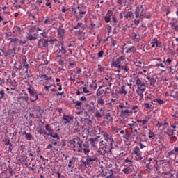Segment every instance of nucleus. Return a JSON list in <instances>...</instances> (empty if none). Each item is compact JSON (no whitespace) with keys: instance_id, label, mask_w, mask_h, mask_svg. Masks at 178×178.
Returning a JSON list of instances; mask_svg holds the SVG:
<instances>
[{"instance_id":"obj_11","label":"nucleus","mask_w":178,"mask_h":178,"mask_svg":"<svg viewBox=\"0 0 178 178\" xmlns=\"http://www.w3.org/2000/svg\"><path fill=\"white\" fill-rule=\"evenodd\" d=\"M152 163L154 164V168H155L156 169V170H158V167H156V165L158 163V161H156L154 158L147 159V163L146 164V166H147V169H151V167L152 166L151 165Z\"/></svg>"},{"instance_id":"obj_28","label":"nucleus","mask_w":178,"mask_h":178,"mask_svg":"<svg viewBox=\"0 0 178 178\" xmlns=\"http://www.w3.org/2000/svg\"><path fill=\"white\" fill-rule=\"evenodd\" d=\"M131 38L134 42H140V38H138V35L134 32L131 33Z\"/></svg>"},{"instance_id":"obj_24","label":"nucleus","mask_w":178,"mask_h":178,"mask_svg":"<svg viewBox=\"0 0 178 178\" xmlns=\"http://www.w3.org/2000/svg\"><path fill=\"white\" fill-rule=\"evenodd\" d=\"M93 97L90 95V94H87L85 95L82 97H80V101H81L82 102H88L89 99H91V98H92Z\"/></svg>"},{"instance_id":"obj_50","label":"nucleus","mask_w":178,"mask_h":178,"mask_svg":"<svg viewBox=\"0 0 178 178\" xmlns=\"http://www.w3.org/2000/svg\"><path fill=\"white\" fill-rule=\"evenodd\" d=\"M82 163L83 165L86 166V168H87L88 166H90V165H91L90 160H88L87 157H86V160L85 161H82Z\"/></svg>"},{"instance_id":"obj_25","label":"nucleus","mask_w":178,"mask_h":178,"mask_svg":"<svg viewBox=\"0 0 178 178\" xmlns=\"http://www.w3.org/2000/svg\"><path fill=\"white\" fill-rule=\"evenodd\" d=\"M124 165L127 166V168H130V166H133V160L129 159V157H127L124 160Z\"/></svg>"},{"instance_id":"obj_64","label":"nucleus","mask_w":178,"mask_h":178,"mask_svg":"<svg viewBox=\"0 0 178 178\" xmlns=\"http://www.w3.org/2000/svg\"><path fill=\"white\" fill-rule=\"evenodd\" d=\"M97 56L98 58H102V56H104V51L101 50L100 51H99L97 53Z\"/></svg>"},{"instance_id":"obj_22","label":"nucleus","mask_w":178,"mask_h":178,"mask_svg":"<svg viewBox=\"0 0 178 178\" xmlns=\"http://www.w3.org/2000/svg\"><path fill=\"white\" fill-rule=\"evenodd\" d=\"M86 30V24H83L82 22H78L76 25L74 26V30Z\"/></svg>"},{"instance_id":"obj_49","label":"nucleus","mask_w":178,"mask_h":178,"mask_svg":"<svg viewBox=\"0 0 178 178\" xmlns=\"http://www.w3.org/2000/svg\"><path fill=\"white\" fill-rule=\"evenodd\" d=\"M74 43L72 42H67L66 43V48H73V49H74Z\"/></svg>"},{"instance_id":"obj_41","label":"nucleus","mask_w":178,"mask_h":178,"mask_svg":"<svg viewBox=\"0 0 178 178\" xmlns=\"http://www.w3.org/2000/svg\"><path fill=\"white\" fill-rule=\"evenodd\" d=\"M68 144L71 145V148H73V149H74V148H76V138L72 140H70L68 141Z\"/></svg>"},{"instance_id":"obj_36","label":"nucleus","mask_w":178,"mask_h":178,"mask_svg":"<svg viewBox=\"0 0 178 178\" xmlns=\"http://www.w3.org/2000/svg\"><path fill=\"white\" fill-rule=\"evenodd\" d=\"M72 104H75V107L76 109H81V105H83V103L80 101H76L74 99L72 100Z\"/></svg>"},{"instance_id":"obj_23","label":"nucleus","mask_w":178,"mask_h":178,"mask_svg":"<svg viewBox=\"0 0 178 178\" xmlns=\"http://www.w3.org/2000/svg\"><path fill=\"white\" fill-rule=\"evenodd\" d=\"M45 129H46V131H48L47 132V134H46L47 137H49L50 135H52V134L54 133V129L51 127L50 124L45 125Z\"/></svg>"},{"instance_id":"obj_21","label":"nucleus","mask_w":178,"mask_h":178,"mask_svg":"<svg viewBox=\"0 0 178 178\" xmlns=\"http://www.w3.org/2000/svg\"><path fill=\"white\" fill-rule=\"evenodd\" d=\"M65 33H66V31H65V29L63 28H58L57 30V35L58 37V38H63V36L65 35Z\"/></svg>"},{"instance_id":"obj_56","label":"nucleus","mask_w":178,"mask_h":178,"mask_svg":"<svg viewBox=\"0 0 178 178\" xmlns=\"http://www.w3.org/2000/svg\"><path fill=\"white\" fill-rule=\"evenodd\" d=\"M106 119H107L110 122H112V120H113V117L111 116V113H107L106 114Z\"/></svg>"},{"instance_id":"obj_3","label":"nucleus","mask_w":178,"mask_h":178,"mask_svg":"<svg viewBox=\"0 0 178 178\" xmlns=\"http://www.w3.org/2000/svg\"><path fill=\"white\" fill-rule=\"evenodd\" d=\"M147 148V146L144 145L143 143H137L132 150L133 155H134V161L137 162H144V157L143 156V149Z\"/></svg>"},{"instance_id":"obj_39","label":"nucleus","mask_w":178,"mask_h":178,"mask_svg":"<svg viewBox=\"0 0 178 178\" xmlns=\"http://www.w3.org/2000/svg\"><path fill=\"white\" fill-rule=\"evenodd\" d=\"M75 163H76V157L71 158L69 161L68 168H72L73 169V168H74L73 164Z\"/></svg>"},{"instance_id":"obj_19","label":"nucleus","mask_w":178,"mask_h":178,"mask_svg":"<svg viewBox=\"0 0 178 178\" xmlns=\"http://www.w3.org/2000/svg\"><path fill=\"white\" fill-rule=\"evenodd\" d=\"M34 35H33V34L31 33H28L26 36V40H28V41H29L30 42H33V41H37L38 37L35 36L36 34H34Z\"/></svg>"},{"instance_id":"obj_61","label":"nucleus","mask_w":178,"mask_h":178,"mask_svg":"<svg viewBox=\"0 0 178 178\" xmlns=\"http://www.w3.org/2000/svg\"><path fill=\"white\" fill-rule=\"evenodd\" d=\"M155 137V134L151 130L149 131V138H154Z\"/></svg>"},{"instance_id":"obj_4","label":"nucleus","mask_w":178,"mask_h":178,"mask_svg":"<svg viewBox=\"0 0 178 178\" xmlns=\"http://www.w3.org/2000/svg\"><path fill=\"white\" fill-rule=\"evenodd\" d=\"M73 15L75 19L79 22L83 19L84 15L87 14V6H78L76 8H72Z\"/></svg>"},{"instance_id":"obj_8","label":"nucleus","mask_w":178,"mask_h":178,"mask_svg":"<svg viewBox=\"0 0 178 178\" xmlns=\"http://www.w3.org/2000/svg\"><path fill=\"white\" fill-rule=\"evenodd\" d=\"M121 111L120 113V117L126 119L133 115V111L129 108H120Z\"/></svg>"},{"instance_id":"obj_52","label":"nucleus","mask_w":178,"mask_h":178,"mask_svg":"<svg viewBox=\"0 0 178 178\" xmlns=\"http://www.w3.org/2000/svg\"><path fill=\"white\" fill-rule=\"evenodd\" d=\"M40 78L43 79V80H51L52 79V76H47V74H42L40 75Z\"/></svg>"},{"instance_id":"obj_63","label":"nucleus","mask_w":178,"mask_h":178,"mask_svg":"<svg viewBox=\"0 0 178 178\" xmlns=\"http://www.w3.org/2000/svg\"><path fill=\"white\" fill-rule=\"evenodd\" d=\"M171 26L172 27V29H174V30H175L176 31H178V25L173 23V24H171Z\"/></svg>"},{"instance_id":"obj_38","label":"nucleus","mask_w":178,"mask_h":178,"mask_svg":"<svg viewBox=\"0 0 178 178\" xmlns=\"http://www.w3.org/2000/svg\"><path fill=\"white\" fill-rule=\"evenodd\" d=\"M29 88H27L28 92L30 95H31L32 94H35L37 92H35V90H34V87L33 86V85H29Z\"/></svg>"},{"instance_id":"obj_57","label":"nucleus","mask_w":178,"mask_h":178,"mask_svg":"<svg viewBox=\"0 0 178 178\" xmlns=\"http://www.w3.org/2000/svg\"><path fill=\"white\" fill-rule=\"evenodd\" d=\"M51 136L52 138H57L58 140H60V137L58 134L52 133L51 135H49Z\"/></svg>"},{"instance_id":"obj_40","label":"nucleus","mask_w":178,"mask_h":178,"mask_svg":"<svg viewBox=\"0 0 178 178\" xmlns=\"http://www.w3.org/2000/svg\"><path fill=\"white\" fill-rule=\"evenodd\" d=\"M30 99L31 101V102H35V101H37V99H38V95L36 93H33L32 95H30Z\"/></svg>"},{"instance_id":"obj_15","label":"nucleus","mask_w":178,"mask_h":178,"mask_svg":"<svg viewBox=\"0 0 178 178\" xmlns=\"http://www.w3.org/2000/svg\"><path fill=\"white\" fill-rule=\"evenodd\" d=\"M150 44L152 45V48H155V49H156L158 47L161 45V42L158 41L156 38H153Z\"/></svg>"},{"instance_id":"obj_18","label":"nucleus","mask_w":178,"mask_h":178,"mask_svg":"<svg viewBox=\"0 0 178 178\" xmlns=\"http://www.w3.org/2000/svg\"><path fill=\"white\" fill-rule=\"evenodd\" d=\"M102 26V24L99 22H94L92 20L90 21V30H92L93 29H99Z\"/></svg>"},{"instance_id":"obj_26","label":"nucleus","mask_w":178,"mask_h":178,"mask_svg":"<svg viewBox=\"0 0 178 178\" xmlns=\"http://www.w3.org/2000/svg\"><path fill=\"white\" fill-rule=\"evenodd\" d=\"M120 94L127 95V85H122L119 89Z\"/></svg>"},{"instance_id":"obj_60","label":"nucleus","mask_w":178,"mask_h":178,"mask_svg":"<svg viewBox=\"0 0 178 178\" xmlns=\"http://www.w3.org/2000/svg\"><path fill=\"white\" fill-rule=\"evenodd\" d=\"M5 97V90L3 89L0 90V101Z\"/></svg>"},{"instance_id":"obj_6","label":"nucleus","mask_w":178,"mask_h":178,"mask_svg":"<svg viewBox=\"0 0 178 178\" xmlns=\"http://www.w3.org/2000/svg\"><path fill=\"white\" fill-rule=\"evenodd\" d=\"M85 130H86L87 133H88L90 136H98L99 134L102 135V131H101L98 127H90Z\"/></svg>"},{"instance_id":"obj_48","label":"nucleus","mask_w":178,"mask_h":178,"mask_svg":"<svg viewBox=\"0 0 178 178\" xmlns=\"http://www.w3.org/2000/svg\"><path fill=\"white\" fill-rule=\"evenodd\" d=\"M140 108H138V106H132L131 108H130V111H132V113L133 112L134 113H136V112H138Z\"/></svg>"},{"instance_id":"obj_29","label":"nucleus","mask_w":178,"mask_h":178,"mask_svg":"<svg viewBox=\"0 0 178 178\" xmlns=\"http://www.w3.org/2000/svg\"><path fill=\"white\" fill-rule=\"evenodd\" d=\"M97 152L99 154V155H103V156H105V154H107L108 151H106V148L100 147L97 149Z\"/></svg>"},{"instance_id":"obj_9","label":"nucleus","mask_w":178,"mask_h":178,"mask_svg":"<svg viewBox=\"0 0 178 178\" xmlns=\"http://www.w3.org/2000/svg\"><path fill=\"white\" fill-rule=\"evenodd\" d=\"M135 14V17H136V19H138V17H141L142 16L143 17H147L145 16V10H144L143 6H140V7H136Z\"/></svg>"},{"instance_id":"obj_31","label":"nucleus","mask_w":178,"mask_h":178,"mask_svg":"<svg viewBox=\"0 0 178 178\" xmlns=\"http://www.w3.org/2000/svg\"><path fill=\"white\" fill-rule=\"evenodd\" d=\"M78 151L79 152H83L87 156L90 154V147H83L82 146V149H79Z\"/></svg>"},{"instance_id":"obj_20","label":"nucleus","mask_w":178,"mask_h":178,"mask_svg":"<svg viewBox=\"0 0 178 178\" xmlns=\"http://www.w3.org/2000/svg\"><path fill=\"white\" fill-rule=\"evenodd\" d=\"M63 120H65V123H70L73 119H74V117L72 115H63Z\"/></svg>"},{"instance_id":"obj_59","label":"nucleus","mask_w":178,"mask_h":178,"mask_svg":"<svg viewBox=\"0 0 178 178\" xmlns=\"http://www.w3.org/2000/svg\"><path fill=\"white\" fill-rule=\"evenodd\" d=\"M137 122H133V125L129 127V129L131 130V131H133L134 130H136V127H137Z\"/></svg>"},{"instance_id":"obj_51","label":"nucleus","mask_w":178,"mask_h":178,"mask_svg":"<svg viewBox=\"0 0 178 178\" xmlns=\"http://www.w3.org/2000/svg\"><path fill=\"white\" fill-rule=\"evenodd\" d=\"M154 102H158V104L159 105H163V104H165L166 102H165V100H163V99L157 98V99H156V100H154Z\"/></svg>"},{"instance_id":"obj_53","label":"nucleus","mask_w":178,"mask_h":178,"mask_svg":"<svg viewBox=\"0 0 178 178\" xmlns=\"http://www.w3.org/2000/svg\"><path fill=\"white\" fill-rule=\"evenodd\" d=\"M37 31V25L31 26L29 29V33H34V31Z\"/></svg>"},{"instance_id":"obj_44","label":"nucleus","mask_w":178,"mask_h":178,"mask_svg":"<svg viewBox=\"0 0 178 178\" xmlns=\"http://www.w3.org/2000/svg\"><path fill=\"white\" fill-rule=\"evenodd\" d=\"M42 47H43V48H48V40L42 39Z\"/></svg>"},{"instance_id":"obj_27","label":"nucleus","mask_w":178,"mask_h":178,"mask_svg":"<svg viewBox=\"0 0 178 178\" xmlns=\"http://www.w3.org/2000/svg\"><path fill=\"white\" fill-rule=\"evenodd\" d=\"M75 145H78V148L81 149H83V141L81 140V139H80V138H75Z\"/></svg>"},{"instance_id":"obj_35","label":"nucleus","mask_w":178,"mask_h":178,"mask_svg":"<svg viewBox=\"0 0 178 178\" xmlns=\"http://www.w3.org/2000/svg\"><path fill=\"white\" fill-rule=\"evenodd\" d=\"M149 119H151V117H148L147 120H137L136 122L140 123V126H144L148 123V120H149Z\"/></svg>"},{"instance_id":"obj_32","label":"nucleus","mask_w":178,"mask_h":178,"mask_svg":"<svg viewBox=\"0 0 178 178\" xmlns=\"http://www.w3.org/2000/svg\"><path fill=\"white\" fill-rule=\"evenodd\" d=\"M176 129H167V131H165L166 136H168V138L172 137V136H175L176 133Z\"/></svg>"},{"instance_id":"obj_54","label":"nucleus","mask_w":178,"mask_h":178,"mask_svg":"<svg viewBox=\"0 0 178 178\" xmlns=\"http://www.w3.org/2000/svg\"><path fill=\"white\" fill-rule=\"evenodd\" d=\"M168 97H172V98L178 99V90L175 92V95H173L172 93L170 94V95H167Z\"/></svg>"},{"instance_id":"obj_42","label":"nucleus","mask_w":178,"mask_h":178,"mask_svg":"<svg viewBox=\"0 0 178 178\" xmlns=\"http://www.w3.org/2000/svg\"><path fill=\"white\" fill-rule=\"evenodd\" d=\"M54 22V19L49 17H46V19L44 21V24H51Z\"/></svg>"},{"instance_id":"obj_13","label":"nucleus","mask_w":178,"mask_h":178,"mask_svg":"<svg viewBox=\"0 0 178 178\" xmlns=\"http://www.w3.org/2000/svg\"><path fill=\"white\" fill-rule=\"evenodd\" d=\"M89 141L92 147H94V148H97L98 146L97 145L99 144V142L101 141V136H97L94 138H90L89 139Z\"/></svg>"},{"instance_id":"obj_14","label":"nucleus","mask_w":178,"mask_h":178,"mask_svg":"<svg viewBox=\"0 0 178 178\" xmlns=\"http://www.w3.org/2000/svg\"><path fill=\"white\" fill-rule=\"evenodd\" d=\"M133 106L131 105V102L126 100L124 103H120L118 105V108H120V109H131V107Z\"/></svg>"},{"instance_id":"obj_45","label":"nucleus","mask_w":178,"mask_h":178,"mask_svg":"<svg viewBox=\"0 0 178 178\" xmlns=\"http://www.w3.org/2000/svg\"><path fill=\"white\" fill-rule=\"evenodd\" d=\"M22 67L23 69H29V64L27 63V59H22Z\"/></svg>"},{"instance_id":"obj_16","label":"nucleus","mask_w":178,"mask_h":178,"mask_svg":"<svg viewBox=\"0 0 178 178\" xmlns=\"http://www.w3.org/2000/svg\"><path fill=\"white\" fill-rule=\"evenodd\" d=\"M103 175L106 178H115L113 176V170H106L105 172H103Z\"/></svg>"},{"instance_id":"obj_37","label":"nucleus","mask_w":178,"mask_h":178,"mask_svg":"<svg viewBox=\"0 0 178 178\" xmlns=\"http://www.w3.org/2000/svg\"><path fill=\"white\" fill-rule=\"evenodd\" d=\"M146 79L147 81L149 82L150 86H154L156 81V80L152 76H147Z\"/></svg>"},{"instance_id":"obj_33","label":"nucleus","mask_w":178,"mask_h":178,"mask_svg":"<svg viewBox=\"0 0 178 178\" xmlns=\"http://www.w3.org/2000/svg\"><path fill=\"white\" fill-rule=\"evenodd\" d=\"M57 52L58 54H61V55H65V54H66L67 51H66V48H65V47L63 46V44H62L61 46H60L58 47V51H57Z\"/></svg>"},{"instance_id":"obj_55","label":"nucleus","mask_w":178,"mask_h":178,"mask_svg":"<svg viewBox=\"0 0 178 178\" xmlns=\"http://www.w3.org/2000/svg\"><path fill=\"white\" fill-rule=\"evenodd\" d=\"M131 16H133V12L129 11L125 14L124 17L125 19H130Z\"/></svg>"},{"instance_id":"obj_30","label":"nucleus","mask_w":178,"mask_h":178,"mask_svg":"<svg viewBox=\"0 0 178 178\" xmlns=\"http://www.w3.org/2000/svg\"><path fill=\"white\" fill-rule=\"evenodd\" d=\"M136 51H137V49H136L134 46H131L125 51V54H136Z\"/></svg>"},{"instance_id":"obj_5","label":"nucleus","mask_w":178,"mask_h":178,"mask_svg":"<svg viewBox=\"0 0 178 178\" xmlns=\"http://www.w3.org/2000/svg\"><path fill=\"white\" fill-rule=\"evenodd\" d=\"M133 87H136V93L140 97V99L144 97V92L147 90V86L144 81H141V79H138L136 84L133 85Z\"/></svg>"},{"instance_id":"obj_47","label":"nucleus","mask_w":178,"mask_h":178,"mask_svg":"<svg viewBox=\"0 0 178 178\" xmlns=\"http://www.w3.org/2000/svg\"><path fill=\"white\" fill-rule=\"evenodd\" d=\"M81 88H82V90H83V94H90V95H91V91H90V90H88V88H87V87H86V86H84V87H81Z\"/></svg>"},{"instance_id":"obj_17","label":"nucleus","mask_w":178,"mask_h":178,"mask_svg":"<svg viewBox=\"0 0 178 178\" xmlns=\"http://www.w3.org/2000/svg\"><path fill=\"white\" fill-rule=\"evenodd\" d=\"M140 79V76L138 74L134 73L132 75V78L129 79V83H133V84H136L138 79Z\"/></svg>"},{"instance_id":"obj_43","label":"nucleus","mask_w":178,"mask_h":178,"mask_svg":"<svg viewBox=\"0 0 178 178\" xmlns=\"http://www.w3.org/2000/svg\"><path fill=\"white\" fill-rule=\"evenodd\" d=\"M14 30L15 31H17L19 35L23 33V28H20V26H15Z\"/></svg>"},{"instance_id":"obj_12","label":"nucleus","mask_w":178,"mask_h":178,"mask_svg":"<svg viewBox=\"0 0 178 178\" xmlns=\"http://www.w3.org/2000/svg\"><path fill=\"white\" fill-rule=\"evenodd\" d=\"M44 124H45V123H44V122L42 121H40L39 124L37 127V129H38V133L39 134H42V136H46L47 132L45 131V130H44Z\"/></svg>"},{"instance_id":"obj_46","label":"nucleus","mask_w":178,"mask_h":178,"mask_svg":"<svg viewBox=\"0 0 178 178\" xmlns=\"http://www.w3.org/2000/svg\"><path fill=\"white\" fill-rule=\"evenodd\" d=\"M97 104L98 105H101V106H104V105H105V101L102 97H99L97 99Z\"/></svg>"},{"instance_id":"obj_58","label":"nucleus","mask_w":178,"mask_h":178,"mask_svg":"<svg viewBox=\"0 0 178 178\" xmlns=\"http://www.w3.org/2000/svg\"><path fill=\"white\" fill-rule=\"evenodd\" d=\"M122 172H123V173H124L125 175H129V173H130V168L127 167V168L122 169Z\"/></svg>"},{"instance_id":"obj_2","label":"nucleus","mask_w":178,"mask_h":178,"mask_svg":"<svg viewBox=\"0 0 178 178\" xmlns=\"http://www.w3.org/2000/svg\"><path fill=\"white\" fill-rule=\"evenodd\" d=\"M111 66L112 67H117V69H122V70H124L127 73L130 72L129 64L126 62V58L123 56H121L116 58L115 60L112 61Z\"/></svg>"},{"instance_id":"obj_34","label":"nucleus","mask_w":178,"mask_h":178,"mask_svg":"<svg viewBox=\"0 0 178 178\" xmlns=\"http://www.w3.org/2000/svg\"><path fill=\"white\" fill-rule=\"evenodd\" d=\"M23 136H25V138L27 140V141H31V140H33V135L30 133L24 131L23 133Z\"/></svg>"},{"instance_id":"obj_10","label":"nucleus","mask_w":178,"mask_h":178,"mask_svg":"<svg viewBox=\"0 0 178 178\" xmlns=\"http://www.w3.org/2000/svg\"><path fill=\"white\" fill-rule=\"evenodd\" d=\"M86 158H88V161H90V163H92V162H98L99 163L100 162L98 154H94V152H91L90 154H88Z\"/></svg>"},{"instance_id":"obj_62","label":"nucleus","mask_w":178,"mask_h":178,"mask_svg":"<svg viewBox=\"0 0 178 178\" xmlns=\"http://www.w3.org/2000/svg\"><path fill=\"white\" fill-rule=\"evenodd\" d=\"M10 42H12L13 44H19V39L18 38L10 39Z\"/></svg>"},{"instance_id":"obj_7","label":"nucleus","mask_w":178,"mask_h":178,"mask_svg":"<svg viewBox=\"0 0 178 178\" xmlns=\"http://www.w3.org/2000/svg\"><path fill=\"white\" fill-rule=\"evenodd\" d=\"M85 107L86 108L88 112H90V113H94V112L97 111V107H98V104L95 106V102L92 101L89 103H86Z\"/></svg>"},{"instance_id":"obj_1","label":"nucleus","mask_w":178,"mask_h":178,"mask_svg":"<svg viewBox=\"0 0 178 178\" xmlns=\"http://www.w3.org/2000/svg\"><path fill=\"white\" fill-rule=\"evenodd\" d=\"M102 136L103 138H100L99 147L109 148V152H112L113 143H115V141H113V138L106 131H102Z\"/></svg>"}]
</instances>
